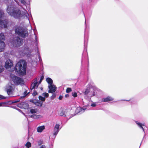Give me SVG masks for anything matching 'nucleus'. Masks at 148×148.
<instances>
[{"label": "nucleus", "mask_w": 148, "mask_h": 148, "mask_svg": "<svg viewBox=\"0 0 148 148\" xmlns=\"http://www.w3.org/2000/svg\"><path fill=\"white\" fill-rule=\"evenodd\" d=\"M11 77L12 80L15 84L21 85L24 84V82L22 78L16 76H14L13 77H12V76Z\"/></svg>", "instance_id": "obj_6"}, {"label": "nucleus", "mask_w": 148, "mask_h": 148, "mask_svg": "<svg viewBox=\"0 0 148 148\" xmlns=\"http://www.w3.org/2000/svg\"><path fill=\"white\" fill-rule=\"evenodd\" d=\"M42 95L44 97H48L49 96V94L47 92H44L42 93Z\"/></svg>", "instance_id": "obj_27"}, {"label": "nucleus", "mask_w": 148, "mask_h": 148, "mask_svg": "<svg viewBox=\"0 0 148 148\" xmlns=\"http://www.w3.org/2000/svg\"><path fill=\"white\" fill-rule=\"evenodd\" d=\"M37 94V92L36 91H34V92L33 93V95L34 96H36Z\"/></svg>", "instance_id": "obj_37"}, {"label": "nucleus", "mask_w": 148, "mask_h": 148, "mask_svg": "<svg viewBox=\"0 0 148 148\" xmlns=\"http://www.w3.org/2000/svg\"><path fill=\"white\" fill-rule=\"evenodd\" d=\"M90 96L91 97V96H93L95 94H93L92 95H91V94H90Z\"/></svg>", "instance_id": "obj_43"}, {"label": "nucleus", "mask_w": 148, "mask_h": 148, "mask_svg": "<svg viewBox=\"0 0 148 148\" xmlns=\"http://www.w3.org/2000/svg\"><path fill=\"white\" fill-rule=\"evenodd\" d=\"M40 116L35 114H33L30 116V117L34 119H38L40 117Z\"/></svg>", "instance_id": "obj_23"}, {"label": "nucleus", "mask_w": 148, "mask_h": 148, "mask_svg": "<svg viewBox=\"0 0 148 148\" xmlns=\"http://www.w3.org/2000/svg\"><path fill=\"white\" fill-rule=\"evenodd\" d=\"M27 90H25L23 93L24 96H25L27 95Z\"/></svg>", "instance_id": "obj_38"}, {"label": "nucleus", "mask_w": 148, "mask_h": 148, "mask_svg": "<svg viewBox=\"0 0 148 148\" xmlns=\"http://www.w3.org/2000/svg\"><path fill=\"white\" fill-rule=\"evenodd\" d=\"M27 63L25 60H20L16 64L15 69L18 74L25 75L26 73Z\"/></svg>", "instance_id": "obj_2"}, {"label": "nucleus", "mask_w": 148, "mask_h": 148, "mask_svg": "<svg viewBox=\"0 0 148 148\" xmlns=\"http://www.w3.org/2000/svg\"><path fill=\"white\" fill-rule=\"evenodd\" d=\"M86 21H85V23L86 24Z\"/></svg>", "instance_id": "obj_45"}, {"label": "nucleus", "mask_w": 148, "mask_h": 148, "mask_svg": "<svg viewBox=\"0 0 148 148\" xmlns=\"http://www.w3.org/2000/svg\"><path fill=\"white\" fill-rule=\"evenodd\" d=\"M37 111V110L32 109L30 110V112L32 113H36Z\"/></svg>", "instance_id": "obj_28"}, {"label": "nucleus", "mask_w": 148, "mask_h": 148, "mask_svg": "<svg viewBox=\"0 0 148 148\" xmlns=\"http://www.w3.org/2000/svg\"><path fill=\"white\" fill-rule=\"evenodd\" d=\"M113 100V98L111 97L108 96L107 97L102 99L101 101L103 102L110 101Z\"/></svg>", "instance_id": "obj_17"}, {"label": "nucleus", "mask_w": 148, "mask_h": 148, "mask_svg": "<svg viewBox=\"0 0 148 148\" xmlns=\"http://www.w3.org/2000/svg\"><path fill=\"white\" fill-rule=\"evenodd\" d=\"M58 114L60 116H62L64 117H66L68 119H69L71 118L74 116L75 114H70L69 112L66 113V114L64 113L63 110H60L58 112Z\"/></svg>", "instance_id": "obj_10"}, {"label": "nucleus", "mask_w": 148, "mask_h": 148, "mask_svg": "<svg viewBox=\"0 0 148 148\" xmlns=\"http://www.w3.org/2000/svg\"><path fill=\"white\" fill-rule=\"evenodd\" d=\"M35 63H36V64L37 63V62H36Z\"/></svg>", "instance_id": "obj_46"}, {"label": "nucleus", "mask_w": 148, "mask_h": 148, "mask_svg": "<svg viewBox=\"0 0 148 148\" xmlns=\"http://www.w3.org/2000/svg\"><path fill=\"white\" fill-rule=\"evenodd\" d=\"M13 89V88L12 86L9 85L6 86L5 90L8 95H12Z\"/></svg>", "instance_id": "obj_13"}, {"label": "nucleus", "mask_w": 148, "mask_h": 148, "mask_svg": "<svg viewBox=\"0 0 148 148\" xmlns=\"http://www.w3.org/2000/svg\"><path fill=\"white\" fill-rule=\"evenodd\" d=\"M12 62L9 59H8L5 62V67L6 69H9L13 66Z\"/></svg>", "instance_id": "obj_14"}, {"label": "nucleus", "mask_w": 148, "mask_h": 148, "mask_svg": "<svg viewBox=\"0 0 148 148\" xmlns=\"http://www.w3.org/2000/svg\"><path fill=\"white\" fill-rule=\"evenodd\" d=\"M72 96L74 97H77V94L76 92H72Z\"/></svg>", "instance_id": "obj_31"}, {"label": "nucleus", "mask_w": 148, "mask_h": 148, "mask_svg": "<svg viewBox=\"0 0 148 148\" xmlns=\"http://www.w3.org/2000/svg\"><path fill=\"white\" fill-rule=\"evenodd\" d=\"M85 109V108H82L80 107H78L76 109V114L79 113L81 114L84 112Z\"/></svg>", "instance_id": "obj_16"}, {"label": "nucleus", "mask_w": 148, "mask_h": 148, "mask_svg": "<svg viewBox=\"0 0 148 148\" xmlns=\"http://www.w3.org/2000/svg\"><path fill=\"white\" fill-rule=\"evenodd\" d=\"M15 30L16 34L23 38H25L28 35L27 29L26 28L17 26L16 27Z\"/></svg>", "instance_id": "obj_3"}, {"label": "nucleus", "mask_w": 148, "mask_h": 148, "mask_svg": "<svg viewBox=\"0 0 148 148\" xmlns=\"http://www.w3.org/2000/svg\"><path fill=\"white\" fill-rule=\"evenodd\" d=\"M62 98H63L62 96L61 95H60L59 96V99L60 100H61L62 99Z\"/></svg>", "instance_id": "obj_39"}, {"label": "nucleus", "mask_w": 148, "mask_h": 148, "mask_svg": "<svg viewBox=\"0 0 148 148\" xmlns=\"http://www.w3.org/2000/svg\"><path fill=\"white\" fill-rule=\"evenodd\" d=\"M45 129V127L44 125L39 126L37 128V132L39 133L41 132Z\"/></svg>", "instance_id": "obj_18"}, {"label": "nucleus", "mask_w": 148, "mask_h": 148, "mask_svg": "<svg viewBox=\"0 0 148 148\" xmlns=\"http://www.w3.org/2000/svg\"><path fill=\"white\" fill-rule=\"evenodd\" d=\"M8 20L5 16L3 10H0V26L1 27L6 28L8 23Z\"/></svg>", "instance_id": "obj_4"}, {"label": "nucleus", "mask_w": 148, "mask_h": 148, "mask_svg": "<svg viewBox=\"0 0 148 148\" xmlns=\"http://www.w3.org/2000/svg\"><path fill=\"white\" fill-rule=\"evenodd\" d=\"M56 95L55 94H54L51 97V99H53L56 97Z\"/></svg>", "instance_id": "obj_36"}, {"label": "nucleus", "mask_w": 148, "mask_h": 148, "mask_svg": "<svg viewBox=\"0 0 148 148\" xmlns=\"http://www.w3.org/2000/svg\"><path fill=\"white\" fill-rule=\"evenodd\" d=\"M38 84V79L37 78L34 79L33 80V82L32 83L31 86V89L32 90L35 88L36 87V88H37L38 87L39 84Z\"/></svg>", "instance_id": "obj_12"}, {"label": "nucleus", "mask_w": 148, "mask_h": 148, "mask_svg": "<svg viewBox=\"0 0 148 148\" xmlns=\"http://www.w3.org/2000/svg\"><path fill=\"white\" fill-rule=\"evenodd\" d=\"M46 80L47 82L49 84V85H51L53 84V80L50 78H47L46 79Z\"/></svg>", "instance_id": "obj_19"}, {"label": "nucleus", "mask_w": 148, "mask_h": 148, "mask_svg": "<svg viewBox=\"0 0 148 148\" xmlns=\"http://www.w3.org/2000/svg\"><path fill=\"white\" fill-rule=\"evenodd\" d=\"M32 52V50L28 46L25 45L21 48L19 52L21 55L22 56L26 55L27 56H29L31 54Z\"/></svg>", "instance_id": "obj_5"}, {"label": "nucleus", "mask_w": 148, "mask_h": 148, "mask_svg": "<svg viewBox=\"0 0 148 148\" xmlns=\"http://www.w3.org/2000/svg\"><path fill=\"white\" fill-rule=\"evenodd\" d=\"M38 98L40 101H44L45 100V98L41 96H39L38 97Z\"/></svg>", "instance_id": "obj_25"}, {"label": "nucleus", "mask_w": 148, "mask_h": 148, "mask_svg": "<svg viewBox=\"0 0 148 148\" xmlns=\"http://www.w3.org/2000/svg\"><path fill=\"white\" fill-rule=\"evenodd\" d=\"M4 70V68L3 66L0 64V73L1 72L3 71Z\"/></svg>", "instance_id": "obj_34"}, {"label": "nucleus", "mask_w": 148, "mask_h": 148, "mask_svg": "<svg viewBox=\"0 0 148 148\" xmlns=\"http://www.w3.org/2000/svg\"><path fill=\"white\" fill-rule=\"evenodd\" d=\"M38 58H39V61H42V60L41 58V57H40V55H38Z\"/></svg>", "instance_id": "obj_42"}, {"label": "nucleus", "mask_w": 148, "mask_h": 148, "mask_svg": "<svg viewBox=\"0 0 148 148\" xmlns=\"http://www.w3.org/2000/svg\"><path fill=\"white\" fill-rule=\"evenodd\" d=\"M17 3L19 4V2L21 4L20 6L25 11L22 12L21 14V11L18 7L15 5H8L7 11L10 15L14 17L15 18H18L20 17H23L29 19V14L25 9L22 6L25 5L27 6V3L25 0H18L19 2L17 0H14ZM6 0H5V1Z\"/></svg>", "instance_id": "obj_1"}, {"label": "nucleus", "mask_w": 148, "mask_h": 148, "mask_svg": "<svg viewBox=\"0 0 148 148\" xmlns=\"http://www.w3.org/2000/svg\"><path fill=\"white\" fill-rule=\"evenodd\" d=\"M48 87L49 89V90L48 91L49 93H53L55 92L57 88L56 86L52 84L51 85H49Z\"/></svg>", "instance_id": "obj_11"}, {"label": "nucleus", "mask_w": 148, "mask_h": 148, "mask_svg": "<svg viewBox=\"0 0 148 148\" xmlns=\"http://www.w3.org/2000/svg\"><path fill=\"white\" fill-rule=\"evenodd\" d=\"M89 92H90V89H88V88H87L86 89L85 91V92H84V94L85 95H87Z\"/></svg>", "instance_id": "obj_29"}, {"label": "nucleus", "mask_w": 148, "mask_h": 148, "mask_svg": "<svg viewBox=\"0 0 148 148\" xmlns=\"http://www.w3.org/2000/svg\"><path fill=\"white\" fill-rule=\"evenodd\" d=\"M136 123L137 124L138 126L140 128L142 129L143 132L145 134V132L144 131V128L145 126L144 124H142V123L139 122L138 121H136Z\"/></svg>", "instance_id": "obj_15"}, {"label": "nucleus", "mask_w": 148, "mask_h": 148, "mask_svg": "<svg viewBox=\"0 0 148 148\" xmlns=\"http://www.w3.org/2000/svg\"><path fill=\"white\" fill-rule=\"evenodd\" d=\"M40 148H46V146L45 145H42L40 147Z\"/></svg>", "instance_id": "obj_40"}, {"label": "nucleus", "mask_w": 148, "mask_h": 148, "mask_svg": "<svg viewBox=\"0 0 148 148\" xmlns=\"http://www.w3.org/2000/svg\"><path fill=\"white\" fill-rule=\"evenodd\" d=\"M41 90H42L43 89V88H41Z\"/></svg>", "instance_id": "obj_44"}, {"label": "nucleus", "mask_w": 148, "mask_h": 148, "mask_svg": "<svg viewBox=\"0 0 148 148\" xmlns=\"http://www.w3.org/2000/svg\"><path fill=\"white\" fill-rule=\"evenodd\" d=\"M72 89L71 88H67L66 90V92L67 93H69L71 91Z\"/></svg>", "instance_id": "obj_30"}, {"label": "nucleus", "mask_w": 148, "mask_h": 148, "mask_svg": "<svg viewBox=\"0 0 148 148\" xmlns=\"http://www.w3.org/2000/svg\"><path fill=\"white\" fill-rule=\"evenodd\" d=\"M69 97V95L68 94H66L65 95V97L66 98L68 97Z\"/></svg>", "instance_id": "obj_41"}, {"label": "nucleus", "mask_w": 148, "mask_h": 148, "mask_svg": "<svg viewBox=\"0 0 148 148\" xmlns=\"http://www.w3.org/2000/svg\"><path fill=\"white\" fill-rule=\"evenodd\" d=\"M13 44L16 47H19L23 43V40L18 37H16L14 40Z\"/></svg>", "instance_id": "obj_9"}, {"label": "nucleus", "mask_w": 148, "mask_h": 148, "mask_svg": "<svg viewBox=\"0 0 148 148\" xmlns=\"http://www.w3.org/2000/svg\"><path fill=\"white\" fill-rule=\"evenodd\" d=\"M9 102H2L0 103V107L5 106L9 103Z\"/></svg>", "instance_id": "obj_20"}, {"label": "nucleus", "mask_w": 148, "mask_h": 148, "mask_svg": "<svg viewBox=\"0 0 148 148\" xmlns=\"http://www.w3.org/2000/svg\"><path fill=\"white\" fill-rule=\"evenodd\" d=\"M26 147L27 148H29L31 147V143L29 142H27L25 145Z\"/></svg>", "instance_id": "obj_24"}, {"label": "nucleus", "mask_w": 148, "mask_h": 148, "mask_svg": "<svg viewBox=\"0 0 148 148\" xmlns=\"http://www.w3.org/2000/svg\"><path fill=\"white\" fill-rule=\"evenodd\" d=\"M19 101V100H13L12 101H8L7 102H9V103H10V104L13 103H16L18 102Z\"/></svg>", "instance_id": "obj_26"}, {"label": "nucleus", "mask_w": 148, "mask_h": 148, "mask_svg": "<svg viewBox=\"0 0 148 148\" xmlns=\"http://www.w3.org/2000/svg\"><path fill=\"white\" fill-rule=\"evenodd\" d=\"M97 105L96 103L93 102L91 105V106L92 107H95Z\"/></svg>", "instance_id": "obj_33"}, {"label": "nucleus", "mask_w": 148, "mask_h": 148, "mask_svg": "<svg viewBox=\"0 0 148 148\" xmlns=\"http://www.w3.org/2000/svg\"><path fill=\"white\" fill-rule=\"evenodd\" d=\"M34 34L35 35V39L34 40V41H35V42H36V44H38V42L37 41L38 37H37V36L36 35V34L35 33V32H36L37 31L36 29H34Z\"/></svg>", "instance_id": "obj_22"}, {"label": "nucleus", "mask_w": 148, "mask_h": 148, "mask_svg": "<svg viewBox=\"0 0 148 148\" xmlns=\"http://www.w3.org/2000/svg\"><path fill=\"white\" fill-rule=\"evenodd\" d=\"M44 77L43 76H42V75L41 77L40 81L39 82V83H38L39 84H40L41 83L42 80L44 78Z\"/></svg>", "instance_id": "obj_35"}, {"label": "nucleus", "mask_w": 148, "mask_h": 148, "mask_svg": "<svg viewBox=\"0 0 148 148\" xmlns=\"http://www.w3.org/2000/svg\"><path fill=\"white\" fill-rule=\"evenodd\" d=\"M35 104L37 106L41 107L42 104V102L40 100H37L35 103Z\"/></svg>", "instance_id": "obj_21"}, {"label": "nucleus", "mask_w": 148, "mask_h": 148, "mask_svg": "<svg viewBox=\"0 0 148 148\" xmlns=\"http://www.w3.org/2000/svg\"><path fill=\"white\" fill-rule=\"evenodd\" d=\"M7 98V97H5L0 95V100L3 99H6Z\"/></svg>", "instance_id": "obj_32"}, {"label": "nucleus", "mask_w": 148, "mask_h": 148, "mask_svg": "<svg viewBox=\"0 0 148 148\" xmlns=\"http://www.w3.org/2000/svg\"><path fill=\"white\" fill-rule=\"evenodd\" d=\"M5 39V36L3 33L0 34V52L3 51L5 45L3 41Z\"/></svg>", "instance_id": "obj_8"}, {"label": "nucleus", "mask_w": 148, "mask_h": 148, "mask_svg": "<svg viewBox=\"0 0 148 148\" xmlns=\"http://www.w3.org/2000/svg\"><path fill=\"white\" fill-rule=\"evenodd\" d=\"M60 123L56 124L54 126L53 131L52 138H55L60 130L62 128Z\"/></svg>", "instance_id": "obj_7"}]
</instances>
